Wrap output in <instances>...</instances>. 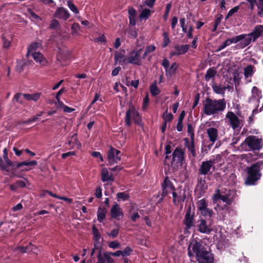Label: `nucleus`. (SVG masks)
Masks as SVG:
<instances>
[{"mask_svg":"<svg viewBox=\"0 0 263 263\" xmlns=\"http://www.w3.org/2000/svg\"><path fill=\"white\" fill-rule=\"evenodd\" d=\"M213 202L217 204L215 210L217 212H220L227 209L228 206L231 204L233 200V196L230 190L227 191L224 194L220 193L219 191H218L213 196Z\"/></svg>","mask_w":263,"mask_h":263,"instance_id":"nucleus-1","label":"nucleus"},{"mask_svg":"<svg viewBox=\"0 0 263 263\" xmlns=\"http://www.w3.org/2000/svg\"><path fill=\"white\" fill-rule=\"evenodd\" d=\"M226 107L224 99L212 100L210 99L206 100L204 104L203 111L207 115H212L223 111Z\"/></svg>","mask_w":263,"mask_h":263,"instance_id":"nucleus-2","label":"nucleus"},{"mask_svg":"<svg viewBox=\"0 0 263 263\" xmlns=\"http://www.w3.org/2000/svg\"><path fill=\"white\" fill-rule=\"evenodd\" d=\"M259 163H257L251 166L248 170V176L246 180L247 185H253L259 179L260 175L259 173Z\"/></svg>","mask_w":263,"mask_h":263,"instance_id":"nucleus-3","label":"nucleus"},{"mask_svg":"<svg viewBox=\"0 0 263 263\" xmlns=\"http://www.w3.org/2000/svg\"><path fill=\"white\" fill-rule=\"evenodd\" d=\"M142 51V49L140 48L129 52L127 55V64H132L138 66L141 65L142 59V57L141 56Z\"/></svg>","mask_w":263,"mask_h":263,"instance_id":"nucleus-4","label":"nucleus"},{"mask_svg":"<svg viewBox=\"0 0 263 263\" xmlns=\"http://www.w3.org/2000/svg\"><path fill=\"white\" fill-rule=\"evenodd\" d=\"M184 152L181 148H176L172 154V160L171 165L174 167V165H182L184 161Z\"/></svg>","mask_w":263,"mask_h":263,"instance_id":"nucleus-5","label":"nucleus"},{"mask_svg":"<svg viewBox=\"0 0 263 263\" xmlns=\"http://www.w3.org/2000/svg\"><path fill=\"white\" fill-rule=\"evenodd\" d=\"M133 120L136 124H140L141 122L139 112L135 107L132 106L126 113V123L127 125H130L131 120Z\"/></svg>","mask_w":263,"mask_h":263,"instance_id":"nucleus-6","label":"nucleus"},{"mask_svg":"<svg viewBox=\"0 0 263 263\" xmlns=\"http://www.w3.org/2000/svg\"><path fill=\"white\" fill-rule=\"evenodd\" d=\"M253 151L259 150L262 148V140L254 136L247 137L243 142Z\"/></svg>","mask_w":263,"mask_h":263,"instance_id":"nucleus-7","label":"nucleus"},{"mask_svg":"<svg viewBox=\"0 0 263 263\" xmlns=\"http://www.w3.org/2000/svg\"><path fill=\"white\" fill-rule=\"evenodd\" d=\"M215 162L214 160L203 161L200 165L199 172L201 175H209L215 171Z\"/></svg>","mask_w":263,"mask_h":263,"instance_id":"nucleus-8","label":"nucleus"},{"mask_svg":"<svg viewBox=\"0 0 263 263\" xmlns=\"http://www.w3.org/2000/svg\"><path fill=\"white\" fill-rule=\"evenodd\" d=\"M196 259L199 263H213L214 261L213 255L205 249H201L197 254Z\"/></svg>","mask_w":263,"mask_h":263,"instance_id":"nucleus-9","label":"nucleus"},{"mask_svg":"<svg viewBox=\"0 0 263 263\" xmlns=\"http://www.w3.org/2000/svg\"><path fill=\"white\" fill-rule=\"evenodd\" d=\"M197 228L198 231L203 234H208L213 231L212 222H208L202 218H201L197 221Z\"/></svg>","mask_w":263,"mask_h":263,"instance_id":"nucleus-10","label":"nucleus"},{"mask_svg":"<svg viewBox=\"0 0 263 263\" xmlns=\"http://www.w3.org/2000/svg\"><path fill=\"white\" fill-rule=\"evenodd\" d=\"M174 191L175 189L172 183L169 180L168 178L166 177L162 184V197L164 198L171 194H173Z\"/></svg>","mask_w":263,"mask_h":263,"instance_id":"nucleus-11","label":"nucleus"},{"mask_svg":"<svg viewBox=\"0 0 263 263\" xmlns=\"http://www.w3.org/2000/svg\"><path fill=\"white\" fill-rule=\"evenodd\" d=\"M236 37L238 39L237 43L239 42L238 45L240 48H245L253 41V37L250 33L241 34L236 36Z\"/></svg>","mask_w":263,"mask_h":263,"instance_id":"nucleus-12","label":"nucleus"},{"mask_svg":"<svg viewBox=\"0 0 263 263\" xmlns=\"http://www.w3.org/2000/svg\"><path fill=\"white\" fill-rule=\"evenodd\" d=\"M121 152L111 147L107 154V159L110 165L118 163L121 160Z\"/></svg>","mask_w":263,"mask_h":263,"instance_id":"nucleus-13","label":"nucleus"},{"mask_svg":"<svg viewBox=\"0 0 263 263\" xmlns=\"http://www.w3.org/2000/svg\"><path fill=\"white\" fill-rule=\"evenodd\" d=\"M201 249H204L202 248V244L200 242L192 241L188 247V255L190 257H192L196 254V256L197 254L201 251Z\"/></svg>","mask_w":263,"mask_h":263,"instance_id":"nucleus-14","label":"nucleus"},{"mask_svg":"<svg viewBox=\"0 0 263 263\" xmlns=\"http://www.w3.org/2000/svg\"><path fill=\"white\" fill-rule=\"evenodd\" d=\"M194 213H192L191 208L189 209L185 215L183 223L185 226V230L191 229L195 226Z\"/></svg>","mask_w":263,"mask_h":263,"instance_id":"nucleus-15","label":"nucleus"},{"mask_svg":"<svg viewBox=\"0 0 263 263\" xmlns=\"http://www.w3.org/2000/svg\"><path fill=\"white\" fill-rule=\"evenodd\" d=\"M229 119L231 126L234 129H236L240 126L241 123L238 117L233 112L228 111L226 116Z\"/></svg>","mask_w":263,"mask_h":263,"instance_id":"nucleus-16","label":"nucleus"},{"mask_svg":"<svg viewBox=\"0 0 263 263\" xmlns=\"http://www.w3.org/2000/svg\"><path fill=\"white\" fill-rule=\"evenodd\" d=\"M173 202L177 205L184 202L185 198V191L182 189H178L173 193Z\"/></svg>","mask_w":263,"mask_h":263,"instance_id":"nucleus-17","label":"nucleus"},{"mask_svg":"<svg viewBox=\"0 0 263 263\" xmlns=\"http://www.w3.org/2000/svg\"><path fill=\"white\" fill-rule=\"evenodd\" d=\"M110 213L111 217L117 220L122 218L124 215L122 209L116 202L112 205Z\"/></svg>","mask_w":263,"mask_h":263,"instance_id":"nucleus-18","label":"nucleus"},{"mask_svg":"<svg viewBox=\"0 0 263 263\" xmlns=\"http://www.w3.org/2000/svg\"><path fill=\"white\" fill-rule=\"evenodd\" d=\"M215 124L214 122H212L209 123V128L206 129V134L208 136L210 141L214 143L217 139L218 138V130L216 128L211 127Z\"/></svg>","mask_w":263,"mask_h":263,"instance_id":"nucleus-19","label":"nucleus"},{"mask_svg":"<svg viewBox=\"0 0 263 263\" xmlns=\"http://www.w3.org/2000/svg\"><path fill=\"white\" fill-rule=\"evenodd\" d=\"M189 49V45H176L174 47V50L170 52V57L183 54L187 52Z\"/></svg>","mask_w":263,"mask_h":263,"instance_id":"nucleus-20","label":"nucleus"},{"mask_svg":"<svg viewBox=\"0 0 263 263\" xmlns=\"http://www.w3.org/2000/svg\"><path fill=\"white\" fill-rule=\"evenodd\" d=\"M115 61L116 64L119 63L122 65L127 64V58H125L124 50H120L116 52L115 54Z\"/></svg>","mask_w":263,"mask_h":263,"instance_id":"nucleus-21","label":"nucleus"},{"mask_svg":"<svg viewBox=\"0 0 263 263\" xmlns=\"http://www.w3.org/2000/svg\"><path fill=\"white\" fill-rule=\"evenodd\" d=\"M37 164V161L33 160L31 161H24L20 163H17L16 165H15V166H16L17 168L25 166V167L23 168L22 171H28L34 168Z\"/></svg>","mask_w":263,"mask_h":263,"instance_id":"nucleus-22","label":"nucleus"},{"mask_svg":"<svg viewBox=\"0 0 263 263\" xmlns=\"http://www.w3.org/2000/svg\"><path fill=\"white\" fill-rule=\"evenodd\" d=\"M256 71L255 67L252 65H247L244 68L243 74L245 79L248 82H251L252 81V77Z\"/></svg>","mask_w":263,"mask_h":263,"instance_id":"nucleus-23","label":"nucleus"},{"mask_svg":"<svg viewBox=\"0 0 263 263\" xmlns=\"http://www.w3.org/2000/svg\"><path fill=\"white\" fill-rule=\"evenodd\" d=\"M54 16L57 18L67 20L70 16V14L67 9L63 7L58 8L55 13Z\"/></svg>","mask_w":263,"mask_h":263,"instance_id":"nucleus-24","label":"nucleus"},{"mask_svg":"<svg viewBox=\"0 0 263 263\" xmlns=\"http://www.w3.org/2000/svg\"><path fill=\"white\" fill-rule=\"evenodd\" d=\"M101 178L103 182L107 181L112 182L114 180L112 173L106 167L102 168L101 171Z\"/></svg>","mask_w":263,"mask_h":263,"instance_id":"nucleus-25","label":"nucleus"},{"mask_svg":"<svg viewBox=\"0 0 263 263\" xmlns=\"http://www.w3.org/2000/svg\"><path fill=\"white\" fill-rule=\"evenodd\" d=\"M70 53L67 49L60 50L59 53L57 55V59L62 64L64 62H66L70 58Z\"/></svg>","mask_w":263,"mask_h":263,"instance_id":"nucleus-26","label":"nucleus"},{"mask_svg":"<svg viewBox=\"0 0 263 263\" xmlns=\"http://www.w3.org/2000/svg\"><path fill=\"white\" fill-rule=\"evenodd\" d=\"M250 33L253 37V42L255 41L259 37L263 36V25L256 26Z\"/></svg>","mask_w":263,"mask_h":263,"instance_id":"nucleus-27","label":"nucleus"},{"mask_svg":"<svg viewBox=\"0 0 263 263\" xmlns=\"http://www.w3.org/2000/svg\"><path fill=\"white\" fill-rule=\"evenodd\" d=\"M30 56H31L36 63L40 64L41 65H47V61L41 52H37L30 55Z\"/></svg>","mask_w":263,"mask_h":263,"instance_id":"nucleus-28","label":"nucleus"},{"mask_svg":"<svg viewBox=\"0 0 263 263\" xmlns=\"http://www.w3.org/2000/svg\"><path fill=\"white\" fill-rule=\"evenodd\" d=\"M42 47V45L40 43L34 42L31 44L28 47V51L27 56L29 57L30 55L36 53L35 51L37 49Z\"/></svg>","mask_w":263,"mask_h":263,"instance_id":"nucleus-29","label":"nucleus"},{"mask_svg":"<svg viewBox=\"0 0 263 263\" xmlns=\"http://www.w3.org/2000/svg\"><path fill=\"white\" fill-rule=\"evenodd\" d=\"M41 97V93L36 92L32 94L24 93L23 98L27 101H37Z\"/></svg>","mask_w":263,"mask_h":263,"instance_id":"nucleus-30","label":"nucleus"},{"mask_svg":"<svg viewBox=\"0 0 263 263\" xmlns=\"http://www.w3.org/2000/svg\"><path fill=\"white\" fill-rule=\"evenodd\" d=\"M178 67V64L176 62H174L172 64L171 66L170 67L168 66V67L165 70L166 75L167 76L171 77L172 75L174 74Z\"/></svg>","mask_w":263,"mask_h":263,"instance_id":"nucleus-31","label":"nucleus"},{"mask_svg":"<svg viewBox=\"0 0 263 263\" xmlns=\"http://www.w3.org/2000/svg\"><path fill=\"white\" fill-rule=\"evenodd\" d=\"M107 211L105 208H99L97 212L98 220L101 222L105 218Z\"/></svg>","mask_w":263,"mask_h":263,"instance_id":"nucleus-32","label":"nucleus"},{"mask_svg":"<svg viewBox=\"0 0 263 263\" xmlns=\"http://www.w3.org/2000/svg\"><path fill=\"white\" fill-rule=\"evenodd\" d=\"M26 186V182L23 180H18L15 183L10 185V189L13 191H16L18 188H22Z\"/></svg>","mask_w":263,"mask_h":263,"instance_id":"nucleus-33","label":"nucleus"},{"mask_svg":"<svg viewBox=\"0 0 263 263\" xmlns=\"http://www.w3.org/2000/svg\"><path fill=\"white\" fill-rule=\"evenodd\" d=\"M212 88L213 91L217 94L224 95L225 92V88L221 85L212 84Z\"/></svg>","mask_w":263,"mask_h":263,"instance_id":"nucleus-34","label":"nucleus"},{"mask_svg":"<svg viewBox=\"0 0 263 263\" xmlns=\"http://www.w3.org/2000/svg\"><path fill=\"white\" fill-rule=\"evenodd\" d=\"M196 205L198 210L200 211L208 206V201L205 199H202L197 201Z\"/></svg>","mask_w":263,"mask_h":263,"instance_id":"nucleus-35","label":"nucleus"},{"mask_svg":"<svg viewBox=\"0 0 263 263\" xmlns=\"http://www.w3.org/2000/svg\"><path fill=\"white\" fill-rule=\"evenodd\" d=\"M150 14H151L150 10L148 9L145 8V9H143L141 11V12L139 15V18L141 20H142V19L147 20L149 16H150Z\"/></svg>","mask_w":263,"mask_h":263,"instance_id":"nucleus-36","label":"nucleus"},{"mask_svg":"<svg viewBox=\"0 0 263 263\" xmlns=\"http://www.w3.org/2000/svg\"><path fill=\"white\" fill-rule=\"evenodd\" d=\"M216 71L212 68L209 69L205 75V79L206 81H209L211 78L215 77L216 74Z\"/></svg>","mask_w":263,"mask_h":263,"instance_id":"nucleus-37","label":"nucleus"},{"mask_svg":"<svg viewBox=\"0 0 263 263\" xmlns=\"http://www.w3.org/2000/svg\"><path fill=\"white\" fill-rule=\"evenodd\" d=\"M156 50V47L153 45H148L146 47L144 53L142 56V59L145 57L149 53L154 52Z\"/></svg>","mask_w":263,"mask_h":263,"instance_id":"nucleus-38","label":"nucleus"},{"mask_svg":"<svg viewBox=\"0 0 263 263\" xmlns=\"http://www.w3.org/2000/svg\"><path fill=\"white\" fill-rule=\"evenodd\" d=\"M3 158L4 159V160L6 161L7 164L8 165L12 166L13 167L15 166V165L14 164V163L10 161L8 156V151L6 148H4L3 150Z\"/></svg>","mask_w":263,"mask_h":263,"instance_id":"nucleus-39","label":"nucleus"},{"mask_svg":"<svg viewBox=\"0 0 263 263\" xmlns=\"http://www.w3.org/2000/svg\"><path fill=\"white\" fill-rule=\"evenodd\" d=\"M200 212L203 216H209V217H211L214 214L212 210L209 209L208 206L204 208V210H201Z\"/></svg>","mask_w":263,"mask_h":263,"instance_id":"nucleus-40","label":"nucleus"},{"mask_svg":"<svg viewBox=\"0 0 263 263\" xmlns=\"http://www.w3.org/2000/svg\"><path fill=\"white\" fill-rule=\"evenodd\" d=\"M80 30V26L78 23H73L71 26V34L73 35H79V31Z\"/></svg>","mask_w":263,"mask_h":263,"instance_id":"nucleus-41","label":"nucleus"},{"mask_svg":"<svg viewBox=\"0 0 263 263\" xmlns=\"http://www.w3.org/2000/svg\"><path fill=\"white\" fill-rule=\"evenodd\" d=\"M256 5L258 8L257 14L261 16L263 15V0H257Z\"/></svg>","mask_w":263,"mask_h":263,"instance_id":"nucleus-42","label":"nucleus"},{"mask_svg":"<svg viewBox=\"0 0 263 263\" xmlns=\"http://www.w3.org/2000/svg\"><path fill=\"white\" fill-rule=\"evenodd\" d=\"M71 139L73 140V145H72V148L77 147V148H78V149H80L81 147V144L78 141V140L77 138V134H75L73 135H72L71 137Z\"/></svg>","mask_w":263,"mask_h":263,"instance_id":"nucleus-43","label":"nucleus"},{"mask_svg":"<svg viewBox=\"0 0 263 263\" xmlns=\"http://www.w3.org/2000/svg\"><path fill=\"white\" fill-rule=\"evenodd\" d=\"M10 166V165H8L6 162V161H4L2 158L0 157V169L6 172H9V170L8 169V167Z\"/></svg>","mask_w":263,"mask_h":263,"instance_id":"nucleus-44","label":"nucleus"},{"mask_svg":"<svg viewBox=\"0 0 263 263\" xmlns=\"http://www.w3.org/2000/svg\"><path fill=\"white\" fill-rule=\"evenodd\" d=\"M163 41L162 44V47H166L170 42V40L168 36V34L167 32H164L163 33Z\"/></svg>","mask_w":263,"mask_h":263,"instance_id":"nucleus-45","label":"nucleus"},{"mask_svg":"<svg viewBox=\"0 0 263 263\" xmlns=\"http://www.w3.org/2000/svg\"><path fill=\"white\" fill-rule=\"evenodd\" d=\"M173 118V115L171 113L167 112V111H165L163 115V119L164 122H171Z\"/></svg>","mask_w":263,"mask_h":263,"instance_id":"nucleus-46","label":"nucleus"},{"mask_svg":"<svg viewBox=\"0 0 263 263\" xmlns=\"http://www.w3.org/2000/svg\"><path fill=\"white\" fill-rule=\"evenodd\" d=\"M252 93L253 97L254 98L258 99L260 97V92L258 88L256 86H254L252 88Z\"/></svg>","mask_w":263,"mask_h":263,"instance_id":"nucleus-47","label":"nucleus"},{"mask_svg":"<svg viewBox=\"0 0 263 263\" xmlns=\"http://www.w3.org/2000/svg\"><path fill=\"white\" fill-rule=\"evenodd\" d=\"M150 91L151 94L153 96H156L159 95L160 92L159 89L158 88L157 85L155 84H153L151 86L150 88Z\"/></svg>","mask_w":263,"mask_h":263,"instance_id":"nucleus-48","label":"nucleus"},{"mask_svg":"<svg viewBox=\"0 0 263 263\" xmlns=\"http://www.w3.org/2000/svg\"><path fill=\"white\" fill-rule=\"evenodd\" d=\"M111 252H105L104 253V257L106 259V261L108 263H114V259L111 257Z\"/></svg>","mask_w":263,"mask_h":263,"instance_id":"nucleus-49","label":"nucleus"},{"mask_svg":"<svg viewBox=\"0 0 263 263\" xmlns=\"http://www.w3.org/2000/svg\"><path fill=\"white\" fill-rule=\"evenodd\" d=\"M238 39L236 36L232 37V39H229L226 40L223 43L226 46V47L231 45L233 43H237Z\"/></svg>","mask_w":263,"mask_h":263,"instance_id":"nucleus-50","label":"nucleus"},{"mask_svg":"<svg viewBox=\"0 0 263 263\" xmlns=\"http://www.w3.org/2000/svg\"><path fill=\"white\" fill-rule=\"evenodd\" d=\"M171 146L169 144L167 145L165 147V154L166 155L165 160H164V164H167L166 159H168L169 156L168 155L171 153Z\"/></svg>","mask_w":263,"mask_h":263,"instance_id":"nucleus-51","label":"nucleus"},{"mask_svg":"<svg viewBox=\"0 0 263 263\" xmlns=\"http://www.w3.org/2000/svg\"><path fill=\"white\" fill-rule=\"evenodd\" d=\"M117 197L118 199H122L123 201L127 200L129 198V195L127 193L125 192L118 193L117 194Z\"/></svg>","mask_w":263,"mask_h":263,"instance_id":"nucleus-52","label":"nucleus"},{"mask_svg":"<svg viewBox=\"0 0 263 263\" xmlns=\"http://www.w3.org/2000/svg\"><path fill=\"white\" fill-rule=\"evenodd\" d=\"M23 98H24L23 94L21 93H17L14 97V99L20 104L24 103Z\"/></svg>","mask_w":263,"mask_h":263,"instance_id":"nucleus-53","label":"nucleus"},{"mask_svg":"<svg viewBox=\"0 0 263 263\" xmlns=\"http://www.w3.org/2000/svg\"><path fill=\"white\" fill-rule=\"evenodd\" d=\"M108 247L110 248L116 249L120 248V244L118 241L116 240L112 241L108 243Z\"/></svg>","mask_w":263,"mask_h":263,"instance_id":"nucleus-54","label":"nucleus"},{"mask_svg":"<svg viewBox=\"0 0 263 263\" xmlns=\"http://www.w3.org/2000/svg\"><path fill=\"white\" fill-rule=\"evenodd\" d=\"M239 6H235L234 7V8H233L232 9H231L228 12L227 15V18H228V17H231L232 16H233V15L236 12H237L238 10L239 9Z\"/></svg>","mask_w":263,"mask_h":263,"instance_id":"nucleus-55","label":"nucleus"},{"mask_svg":"<svg viewBox=\"0 0 263 263\" xmlns=\"http://www.w3.org/2000/svg\"><path fill=\"white\" fill-rule=\"evenodd\" d=\"M180 24L182 28V31L184 33L187 32V26L185 24V19L182 18L180 20Z\"/></svg>","mask_w":263,"mask_h":263,"instance_id":"nucleus-56","label":"nucleus"},{"mask_svg":"<svg viewBox=\"0 0 263 263\" xmlns=\"http://www.w3.org/2000/svg\"><path fill=\"white\" fill-rule=\"evenodd\" d=\"M60 26V23L57 20H52L50 25L51 29H56Z\"/></svg>","mask_w":263,"mask_h":263,"instance_id":"nucleus-57","label":"nucleus"},{"mask_svg":"<svg viewBox=\"0 0 263 263\" xmlns=\"http://www.w3.org/2000/svg\"><path fill=\"white\" fill-rule=\"evenodd\" d=\"M132 250L129 247H126L123 251H121L122 256L124 257L130 254Z\"/></svg>","mask_w":263,"mask_h":263,"instance_id":"nucleus-58","label":"nucleus"},{"mask_svg":"<svg viewBox=\"0 0 263 263\" xmlns=\"http://www.w3.org/2000/svg\"><path fill=\"white\" fill-rule=\"evenodd\" d=\"M119 234V229H115L112 230L110 233H108L107 235L108 236L111 237L112 238H115Z\"/></svg>","mask_w":263,"mask_h":263,"instance_id":"nucleus-59","label":"nucleus"},{"mask_svg":"<svg viewBox=\"0 0 263 263\" xmlns=\"http://www.w3.org/2000/svg\"><path fill=\"white\" fill-rule=\"evenodd\" d=\"M10 41L7 40L4 37H3V48L8 49L10 46Z\"/></svg>","mask_w":263,"mask_h":263,"instance_id":"nucleus-60","label":"nucleus"},{"mask_svg":"<svg viewBox=\"0 0 263 263\" xmlns=\"http://www.w3.org/2000/svg\"><path fill=\"white\" fill-rule=\"evenodd\" d=\"M98 263H106V259L104 257V253L101 254V252L98 256Z\"/></svg>","mask_w":263,"mask_h":263,"instance_id":"nucleus-61","label":"nucleus"},{"mask_svg":"<svg viewBox=\"0 0 263 263\" xmlns=\"http://www.w3.org/2000/svg\"><path fill=\"white\" fill-rule=\"evenodd\" d=\"M68 6L69 9L72 12H73L74 13L77 14V13H79V11H78V10L77 8L76 7V6L73 4H72V3H70L68 2Z\"/></svg>","mask_w":263,"mask_h":263,"instance_id":"nucleus-62","label":"nucleus"},{"mask_svg":"<svg viewBox=\"0 0 263 263\" xmlns=\"http://www.w3.org/2000/svg\"><path fill=\"white\" fill-rule=\"evenodd\" d=\"M149 100L148 95L147 94L143 99V108H146L147 107V106H148V104L149 103Z\"/></svg>","mask_w":263,"mask_h":263,"instance_id":"nucleus-63","label":"nucleus"},{"mask_svg":"<svg viewBox=\"0 0 263 263\" xmlns=\"http://www.w3.org/2000/svg\"><path fill=\"white\" fill-rule=\"evenodd\" d=\"M95 196L98 198H100L102 197V190L100 186H99L96 189Z\"/></svg>","mask_w":263,"mask_h":263,"instance_id":"nucleus-64","label":"nucleus"}]
</instances>
